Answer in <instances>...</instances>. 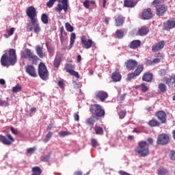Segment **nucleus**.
Wrapping results in <instances>:
<instances>
[{"label": "nucleus", "mask_w": 175, "mask_h": 175, "mask_svg": "<svg viewBox=\"0 0 175 175\" xmlns=\"http://www.w3.org/2000/svg\"><path fill=\"white\" fill-rule=\"evenodd\" d=\"M124 65L127 70H135L134 72H130L127 75L126 79L129 81H131L133 79L140 76L143 70H144V66H143V64L138 65L137 61L133 59H130L125 62Z\"/></svg>", "instance_id": "f257e3e1"}, {"label": "nucleus", "mask_w": 175, "mask_h": 175, "mask_svg": "<svg viewBox=\"0 0 175 175\" xmlns=\"http://www.w3.org/2000/svg\"><path fill=\"white\" fill-rule=\"evenodd\" d=\"M17 62V55H16V49H10L8 54H3L1 57V64L2 66H13Z\"/></svg>", "instance_id": "f03ea898"}, {"label": "nucleus", "mask_w": 175, "mask_h": 175, "mask_svg": "<svg viewBox=\"0 0 175 175\" xmlns=\"http://www.w3.org/2000/svg\"><path fill=\"white\" fill-rule=\"evenodd\" d=\"M135 152L139 154L140 157H147L150 152L148 148V143L146 141H141L138 143V146L135 149Z\"/></svg>", "instance_id": "7ed1b4c3"}, {"label": "nucleus", "mask_w": 175, "mask_h": 175, "mask_svg": "<svg viewBox=\"0 0 175 175\" xmlns=\"http://www.w3.org/2000/svg\"><path fill=\"white\" fill-rule=\"evenodd\" d=\"M90 111L93 116H95V117H105V109H103L102 106L99 104L92 105L90 108Z\"/></svg>", "instance_id": "20e7f679"}, {"label": "nucleus", "mask_w": 175, "mask_h": 175, "mask_svg": "<svg viewBox=\"0 0 175 175\" xmlns=\"http://www.w3.org/2000/svg\"><path fill=\"white\" fill-rule=\"evenodd\" d=\"M38 76L42 79V80H47L49 79V70H47V67L46 64L43 62H40L38 64Z\"/></svg>", "instance_id": "39448f33"}, {"label": "nucleus", "mask_w": 175, "mask_h": 175, "mask_svg": "<svg viewBox=\"0 0 175 175\" xmlns=\"http://www.w3.org/2000/svg\"><path fill=\"white\" fill-rule=\"evenodd\" d=\"M23 58L28 59L31 62L32 65H36V64H38V60L39 59V57L33 54L29 49L26 50L25 53L23 54Z\"/></svg>", "instance_id": "423d86ee"}, {"label": "nucleus", "mask_w": 175, "mask_h": 175, "mask_svg": "<svg viewBox=\"0 0 175 175\" xmlns=\"http://www.w3.org/2000/svg\"><path fill=\"white\" fill-rule=\"evenodd\" d=\"M170 140V138L167 134H159L157 136V144H158V146H166V144H169Z\"/></svg>", "instance_id": "0eeeda50"}, {"label": "nucleus", "mask_w": 175, "mask_h": 175, "mask_svg": "<svg viewBox=\"0 0 175 175\" xmlns=\"http://www.w3.org/2000/svg\"><path fill=\"white\" fill-rule=\"evenodd\" d=\"M26 14L31 22L38 20V14L36 13V9L35 7L31 5L26 9Z\"/></svg>", "instance_id": "6e6552de"}, {"label": "nucleus", "mask_w": 175, "mask_h": 175, "mask_svg": "<svg viewBox=\"0 0 175 175\" xmlns=\"http://www.w3.org/2000/svg\"><path fill=\"white\" fill-rule=\"evenodd\" d=\"M81 43L82 44V47H83V49H86L87 50L95 46L94 41H92L91 39H88L86 36H83L81 37Z\"/></svg>", "instance_id": "1a4fd4ad"}, {"label": "nucleus", "mask_w": 175, "mask_h": 175, "mask_svg": "<svg viewBox=\"0 0 175 175\" xmlns=\"http://www.w3.org/2000/svg\"><path fill=\"white\" fill-rule=\"evenodd\" d=\"M32 26L28 25L27 26V31L31 32V31L33 30V32L35 33H40V31H42V29L40 28V25L38 23V19L36 21H32L31 22Z\"/></svg>", "instance_id": "9d476101"}, {"label": "nucleus", "mask_w": 175, "mask_h": 175, "mask_svg": "<svg viewBox=\"0 0 175 175\" xmlns=\"http://www.w3.org/2000/svg\"><path fill=\"white\" fill-rule=\"evenodd\" d=\"M62 3L57 4V6L55 7V12L57 13H61L62 10L66 13L68 12V8H69V4L68 3V0H62Z\"/></svg>", "instance_id": "9b49d317"}, {"label": "nucleus", "mask_w": 175, "mask_h": 175, "mask_svg": "<svg viewBox=\"0 0 175 175\" xmlns=\"http://www.w3.org/2000/svg\"><path fill=\"white\" fill-rule=\"evenodd\" d=\"M108 98L109 94L103 90L98 91L94 94V99H96V100H100V102H105V100Z\"/></svg>", "instance_id": "f8f14e48"}, {"label": "nucleus", "mask_w": 175, "mask_h": 175, "mask_svg": "<svg viewBox=\"0 0 175 175\" xmlns=\"http://www.w3.org/2000/svg\"><path fill=\"white\" fill-rule=\"evenodd\" d=\"M7 137L8 138L3 135H0V142H1V143L5 146H10V144L14 142V138H13L10 134H7Z\"/></svg>", "instance_id": "ddd939ff"}, {"label": "nucleus", "mask_w": 175, "mask_h": 175, "mask_svg": "<svg viewBox=\"0 0 175 175\" xmlns=\"http://www.w3.org/2000/svg\"><path fill=\"white\" fill-rule=\"evenodd\" d=\"M75 67L72 64H66L65 65V70L67 72V73H70L71 76H74L75 77H77V79H80V75H79V72L75 71L73 70Z\"/></svg>", "instance_id": "4468645a"}, {"label": "nucleus", "mask_w": 175, "mask_h": 175, "mask_svg": "<svg viewBox=\"0 0 175 175\" xmlns=\"http://www.w3.org/2000/svg\"><path fill=\"white\" fill-rule=\"evenodd\" d=\"M156 5V14L157 16H163L165 13L167 11V6L166 5H159V4H154Z\"/></svg>", "instance_id": "2eb2a0df"}, {"label": "nucleus", "mask_w": 175, "mask_h": 175, "mask_svg": "<svg viewBox=\"0 0 175 175\" xmlns=\"http://www.w3.org/2000/svg\"><path fill=\"white\" fill-rule=\"evenodd\" d=\"M155 116L157 117V120L160 121V124H166L167 116L166 112L163 111H159L156 112Z\"/></svg>", "instance_id": "dca6fc26"}, {"label": "nucleus", "mask_w": 175, "mask_h": 175, "mask_svg": "<svg viewBox=\"0 0 175 175\" xmlns=\"http://www.w3.org/2000/svg\"><path fill=\"white\" fill-rule=\"evenodd\" d=\"M26 73L31 76V77H38V74L36 73V68L32 65H27L25 68Z\"/></svg>", "instance_id": "f3484780"}, {"label": "nucleus", "mask_w": 175, "mask_h": 175, "mask_svg": "<svg viewBox=\"0 0 175 175\" xmlns=\"http://www.w3.org/2000/svg\"><path fill=\"white\" fill-rule=\"evenodd\" d=\"M152 11L151 8H146L142 11V20H150L153 17Z\"/></svg>", "instance_id": "a211bd4d"}, {"label": "nucleus", "mask_w": 175, "mask_h": 175, "mask_svg": "<svg viewBox=\"0 0 175 175\" xmlns=\"http://www.w3.org/2000/svg\"><path fill=\"white\" fill-rule=\"evenodd\" d=\"M165 47V41H159L157 44L152 45V51L155 53V51H159V50H162Z\"/></svg>", "instance_id": "6ab92c4d"}, {"label": "nucleus", "mask_w": 175, "mask_h": 175, "mask_svg": "<svg viewBox=\"0 0 175 175\" xmlns=\"http://www.w3.org/2000/svg\"><path fill=\"white\" fill-rule=\"evenodd\" d=\"M140 46H142V41H140V40H134L129 44V49L132 50H136V49H139Z\"/></svg>", "instance_id": "aec40b11"}, {"label": "nucleus", "mask_w": 175, "mask_h": 175, "mask_svg": "<svg viewBox=\"0 0 175 175\" xmlns=\"http://www.w3.org/2000/svg\"><path fill=\"white\" fill-rule=\"evenodd\" d=\"M154 79V75L151 72H145L142 76V81H146V83H151Z\"/></svg>", "instance_id": "412c9836"}, {"label": "nucleus", "mask_w": 175, "mask_h": 175, "mask_svg": "<svg viewBox=\"0 0 175 175\" xmlns=\"http://www.w3.org/2000/svg\"><path fill=\"white\" fill-rule=\"evenodd\" d=\"M125 21V18L122 16V15H118L115 18V24L116 27H122L124 25V23Z\"/></svg>", "instance_id": "4be33fe9"}, {"label": "nucleus", "mask_w": 175, "mask_h": 175, "mask_svg": "<svg viewBox=\"0 0 175 175\" xmlns=\"http://www.w3.org/2000/svg\"><path fill=\"white\" fill-rule=\"evenodd\" d=\"M137 5V1L136 0H124V6L125 8H135Z\"/></svg>", "instance_id": "5701e85b"}, {"label": "nucleus", "mask_w": 175, "mask_h": 175, "mask_svg": "<svg viewBox=\"0 0 175 175\" xmlns=\"http://www.w3.org/2000/svg\"><path fill=\"white\" fill-rule=\"evenodd\" d=\"M164 29L166 31H169L173 28H175V21H167L166 23L163 24Z\"/></svg>", "instance_id": "b1692460"}, {"label": "nucleus", "mask_w": 175, "mask_h": 175, "mask_svg": "<svg viewBox=\"0 0 175 175\" xmlns=\"http://www.w3.org/2000/svg\"><path fill=\"white\" fill-rule=\"evenodd\" d=\"M36 52L40 58H44L46 53L43 52V47L40 45L36 46Z\"/></svg>", "instance_id": "393cba45"}, {"label": "nucleus", "mask_w": 175, "mask_h": 175, "mask_svg": "<svg viewBox=\"0 0 175 175\" xmlns=\"http://www.w3.org/2000/svg\"><path fill=\"white\" fill-rule=\"evenodd\" d=\"M148 32H150V29L146 26H143L138 30V34L140 36H144L145 35H147Z\"/></svg>", "instance_id": "a878e982"}, {"label": "nucleus", "mask_w": 175, "mask_h": 175, "mask_svg": "<svg viewBox=\"0 0 175 175\" xmlns=\"http://www.w3.org/2000/svg\"><path fill=\"white\" fill-rule=\"evenodd\" d=\"M111 79L113 81L117 82L121 80V75L118 72V69L116 70L111 75Z\"/></svg>", "instance_id": "bb28decb"}, {"label": "nucleus", "mask_w": 175, "mask_h": 175, "mask_svg": "<svg viewBox=\"0 0 175 175\" xmlns=\"http://www.w3.org/2000/svg\"><path fill=\"white\" fill-rule=\"evenodd\" d=\"M85 124L91 128H94V124H95V116H91L89 118H87L85 120Z\"/></svg>", "instance_id": "cd10ccee"}, {"label": "nucleus", "mask_w": 175, "mask_h": 175, "mask_svg": "<svg viewBox=\"0 0 175 175\" xmlns=\"http://www.w3.org/2000/svg\"><path fill=\"white\" fill-rule=\"evenodd\" d=\"M159 94H165L167 91V86L163 83H161L158 85Z\"/></svg>", "instance_id": "c85d7f7f"}, {"label": "nucleus", "mask_w": 175, "mask_h": 175, "mask_svg": "<svg viewBox=\"0 0 175 175\" xmlns=\"http://www.w3.org/2000/svg\"><path fill=\"white\" fill-rule=\"evenodd\" d=\"M45 44H46V47L47 49V51L49 54V57H53V55H54V48H53V46H50V42H46Z\"/></svg>", "instance_id": "c756f323"}, {"label": "nucleus", "mask_w": 175, "mask_h": 175, "mask_svg": "<svg viewBox=\"0 0 175 175\" xmlns=\"http://www.w3.org/2000/svg\"><path fill=\"white\" fill-rule=\"evenodd\" d=\"M75 40H76V33H72L70 38V45L68 46V50H70L75 44Z\"/></svg>", "instance_id": "7c9ffc66"}, {"label": "nucleus", "mask_w": 175, "mask_h": 175, "mask_svg": "<svg viewBox=\"0 0 175 175\" xmlns=\"http://www.w3.org/2000/svg\"><path fill=\"white\" fill-rule=\"evenodd\" d=\"M161 125V122L158 121L157 119H152L148 122L149 126H159Z\"/></svg>", "instance_id": "2f4dec72"}, {"label": "nucleus", "mask_w": 175, "mask_h": 175, "mask_svg": "<svg viewBox=\"0 0 175 175\" xmlns=\"http://www.w3.org/2000/svg\"><path fill=\"white\" fill-rule=\"evenodd\" d=\"M94 131L96 135H103V128H102V126L96 125L94 127Z\"/></svg>", "instance_id": "473e14b6"}, {"label": "nucleus", "mask_w": 175, "mask_h": 175, "mask_svg": "<svg viewBox=\"0 0 175 175\" xmlns=\"http://www.w3.org/2000/svg\"><path fill=\"white\" fill-rule=\"evenodd\" d=\"M115 33L117 39H122V38H124V31H122V29L116 30Z\"/></svg>", "instance_id": "72a5a7b5"}, {"label": "nucleus", "mask_w": 175, "mask_h": 175, "mask_svg": "<svg viewBox=\"0 0 175 175\" xmlns=\"http://www.w3.org/2000/svg\"><path fill=\"white\" fill-rule=\"evenodd\" d=\"M51 157V153H49L48 154L42 156L40 157V161H42V162H49V161H50Z\"/></svg>", "instance_id": "f704fd0d"}, {"label": "nucleus", "mask_w": 175, "mask_h": 175, "mask_svg": "<svg viewBox=\"0 0 175 175\" xmlns=\"http://www.w3.org/2000/svg\"><path fill=\"white\" fill-rule=\"evenodd\" d=\"M167 173H168L167 169L165 167H161L157 170L158 175H165V174H167Z\"/></svg>", "instance_id": "c9c22d12"}, {"label": "nucleus", "mask_w": 175, "mask_h": 175, "mask_svg": "<svg viewBox=\"0 0 175 175\" xmlns=\"http://www.w3.org/2000/svg\"><path fill=\"white\" fill-rule=\"evenodd\" d=\"M53 65L55 68H59V66L61 65V57H56L53 62Z\"/></svg>", "instance_id": "e433bc0d"}, {"label": "nucleus", "mask_w": 175, "mask_h": 175, "mask_svg": "<svg viewBox=\"0 0 175 175\" xmlns=\"http://www.w3.org/2000/svg\"><path fill=\"white\" fill-rule=\"evenodd\" d=\"M23 90V88L21 85H20L18 83L16 84V86L12 88V92L14 94H16V92H21V91Z\"/></svg>", "instance_id": "4c0bfd02"}, {"label": "nucleus", "mask_w": 175, "mask_h": 175, "mask_svg": "<svg viewBox=\"0 0 175 175\" xmlns=\"http://www.w3.org/2000/svg\"><path fill=\"white\" fill-rule=\"evenodd\" d=\"M41 21L43 24H49V16H47L46 14H42Z\"/></svg>", "instance_id": "58836bf2"}, {"label": "nucleus", "mask_w": 175, "mask_h": 175, "mask_svg": "<svg viewBox=\"0 0 175 175\" xmlns=\"http://www.w3.org/2000/svg\"><path fill=\"white\" fill-rule=\"evenodd\" d=\"M65 27L66 31H68V32H73V27L71 26L69 23H66L65 24Z\"/></svg>", "instance_id": "ea45409f"}, {"label": "nucleus", "mask_w": 175, "mask_h": 175, "mask_svg": "<svg viewBox=\"0 0 175 175\" xmlns=\"http://www.w3.org/2000/svg\"><path fill=\"white\" fill-rule=\"evenodd\" d=\"M51 136H53V133L49 132L44 139V142L47 143L51 139Z\"/></svg>", "instance_id": "a19ab883"}, {"label": "nucleus", "mask_w": 175, "mask_h": 175, "mask_svg": "<svg viewBox=\"0 0 175 175\" xmlns=\"http://www.w3.org/2000/svg\"><path fill=\"white\" fill-rule=\"evenodd\" d=\"M91 146L92 147H98L99 146V143H98V141L95 138H92L91 139Z\"/></svg>", "instance_id": "79ce46f5"}, {"label": "nucleus", "mask_w": 175, "mask_h": 175, "mask_svg": "<svg viewBox=\"0 0 175 175\" xmlns=\"http://www.w3.org/2000/svg\"><path fill=\"white\" fill-rule=\"evenodd\" d=\"M142 92H147L148 91V87L146 85V83H142L140 85Z\"/></svg>", "instance_id": "37998d69"}, {"label": "nucleus", "mask_w": 175, "mask_h": 175, "mask_svg": "<svg viewBox=\"0 0 175 175\" xmlns=\"http://www.w3.org/2000/svg\"><path fill=\"white\" fill-rule=\"evenodd\" d=\"M56 1L57 0H49V2L46 3V6H48V8H53V5H54Z\"/></svg>", "instance_id": "c03bdc74"}, {"label": "nucleus", "mask_w": 175, "mask_h": 175, "mask_svg": "<svg viewBox=\"0 0 175 175\" xmlns=\"http://www.w3.org/2000/svg\"><path fill=\"white\" fill-rule=\"evenodd\" d=\"M125 116H126V111H122L119 113V118H120V120L125 118Z\"/></svg>", "instance_id": "a18cd8bd"}, {"label": "nucleus", "mask_w": 175, "mask_h": 175, "mask_svg": "<svg viewBox=\"0 0 175 175\" xmlns=\"http://www.w3.org/2000/svg\"><path fill=\"white\" fill-rule=\"evenodd\" d=\"M36 151V147L29 148L27 149V154H33Z\"/></svg>", "instance_id": "49530a36"}, {"label": "nucleus", "mask_w": 175, "mask_h": 175, "mask_svg": "<svg viewBox=\"0 0 175 175\" xmlns=\"http://www.w3.org/2000/svg\"><path fill=\"white\" fill-rule=\"evenodd\" d=\"M159 75H160L161 77H163V76H166V70L165 68H162L159 71Z\"/></svg>", "instance_id": "de8ad7c7"}, {"label": "nucleus", "mask_w": 175, "mask_h": 175, "mask_svg": "<svg viewBox=\"0 0 175 175\" xmlns=\"http://www.w3.org/2000/svg\"><path fill=\"white\" fill-rule=\"evenodd\" d=\"M170 158L172 161H175V151L174 150H170Z\"/></svg>", "instance_id": "09e8293b"}, {"label": "nucleus", "mask_w": 175, "mask_h": 175, "mask_svg": "<svg viewBox=\"0 0 175 175\" xmlns=\"http://www.w3.org/2000/svg\"><path fill=\"white\" fill-rule=\"evenodd\" d=\"M155 57H156V58H158L159 59H160V61H162V59H163V58H164L163 54H162L161 53L156 54Z\"/></svg>", "instance_id": "8fccbe9b"}, {"label": "nucleus", "mask_w": 175, "mask_h": 175, "mask_svg": "<svg viewBox=\"0 0 175 175\" xmlns=\"http://www.w3.org/2000/svg\"><path fill=\"white\" fill-rule=\"evenodd\" d=\"M69 135V132L68 131H59V135L62 136V137H64V136H68Z\"/></svg>", "instance_id": "3c124183"}, {"label": "nucleus", "mask_w": 175, "mask_h": 175, "mask_svg": "<svg viewBox=\"0 0 175 175\" xmlns=\"http://www.w3.org/2000/svg\"><path fill=\"white\" fill-rule=\"evenodd\" d=\"M166 0H154L152 1V5H159V3H162L165 2Z\"/></svg>", "instance_id": "603ef678"}, {"label": "nucleus", "mask_w": 175, "mask_h": 175, "mask_svg": "<svg viewBox=\"0 0 175 175\" xmlns=\"http://www.w3.org/2000/svg\"><path fill=\"white\" fill-rule=\"evenodd\" d=\"M83 6L86 8V9H90V1L88 0H85L83 2Z\"/></svg>", "instance_id": "864d4df0"}, {"label": "nucleus", "mask_w": 175, "mask_h": 175, "mask_svg": "<svg viewBox=\"0 0 175 175\" xmlns=\"http://www.w3.org/2000/svg\"><path fill=\"white\" fill-rule=\"evenodd\" d=\"M74 120L75 121L80 120V116H79V112L74 113Z\"/></svg>", "instance_id": "5fc2aeb1"}, {"label": "nucleus", "mask_w": 175, "mask_h": 175, "mask_svg": "<svg viewBox=\"0 0 175 175\" xmlns=\"http://www.w3.org/2000/svg\"><path fill=\"white\" fill-rule=\"evenodd\" d=\"M7 33L9 35V36H12V35L14 33V29L12 27L10 30L7 31Z\"/></svg>", "instance_id": "6e6d98bb"}, {"label": "nucleus", "mask_w": 175, "mask_h": 175, "mask_svg": "<svg viewBox=\"0 0 175 175\" xmlns=\"http://www.w3.org/2000/svg\"><path fill=\"white\" fill-rule=\"evenodd\" d=\"M68 39V37H64V35H60V41L61 43H64V42H66V40Z\"/></svg>", "instance_id": "4d7b16f0"}, {"label": "nucleus", "mask_w": 175, "mask_h": 175, "mask_svg": "<svg viewBox=\"0 0 175 175\" xmlns=\"http://www.w3.org/2000/svg\"><path fill=\"white\" fill-rule=\"evenodd\" d=\"M58 85L60 88H65V83H64V81H58Z\"/></svg>", "instance_id": "13d9d810"}, {"label": "nucleus", "mask_w": 175, "mask_h": 175, "mask_svg": "<svg viewBox=\"0 0 175 175\" xmlns=\"http://www.w3.org/2000/svg\"><path fill=\"white\" fill-rule=\"evenodd\" d=\"M60 34L61 35H67V33H66V31H65V30H64V26H62L61 27H60Z\"/></svg>", "instance_id": "bf43d9fd"}, {"label": "nucleus", "mask_w": 175, "mask_h": 175, "mask_svg": "<svg viewBox=\"0 0 175 175\" xmlns=\"http://www.w3.org/2000/svg\"><path fill=\"white\" fill-rule=\"evenodd\" d=\"M11 131L12 132V133H14V135H17L18 133L17 129H14L13 127H11Z\"/></svg>", "instance_id": "052dcab7"}, {"label": "nucleus", "mask_w": 175, "mask_h": 175, "mask_svg": "<svg viewBox=\"0 0 175 175\" xmlns=\"http://www.w3.org/2000/svg\"><path fill=\"white\" fill-rule=\"evenodd\" d=\"M153 64H159L161 62V60L159 58H155L152 61Z\"/></svg>", "instance_id": "680f3d73"}, {"label": "nucleus", "mask_w": 175, "mask_h": 175, "mask_svg": "<svg viewBox=\"0 0 175 175\" xmlns=\"http://www.w3.org/2000/svg\"><path fill=\"white\" fill-rule=\"evenodd\" d=\"M147 142L149 143V144H152V143H154V139H152V138H148Z\"/></svg>", "instance_id": "e2e57ef3"}, {"label": "nucleus", "mask_w": 175, "mask_h": 175, "mask_svg": "<svg viewBox=\"0 0 175 175\" xmlns=\"http://www.w3.org/2000/svg\"><path fill=\"white\" fill-rule=\"evenodd\" d=\"M0 84H1V85H5V84H6V81H5V79H0Z\"/></svg>", "instance_id": "0e129e2a"}, {"label": "nucleus", "mask_w": 175, "mask_h": 175, "mask_svg": "<svg viewBox=\"0 0 175 175\" xmlns=\"http://www.w3.org/2000/svg\"><path fill=\"white\" fill-rule=\"evenodd\" d=\"M74 175H83V172L81 171H77L75 172Z\"/></svg>", "instance_id": "69168bd1"}, {"label": "nucleus", "mask_w": 175, "mask_h": 175, "mask_svg": "<svg viewBox=\"0 0 175 175\" xmlns=\"http://www.w3.org/2000/svg\"><path fill=\"white\" fill-rule=\"evenodd\" d=\"M81 55H79L77 56V62H81Z\"/></svg>", "instance_id": "338daca9"}, {"label": "nucleus", "mask_w": 175, "mask_h": 175, "mask_svg": "<svg viewBox=\"0 0 175 175\" xmlns=\"http://www.w3.org/2000/svg\"><path fill=\"white\" fill-rule=\"evenodd\" d=\"M104 22L105 23V24H107V25H109V18H105Z\"/></svg>", "instance_id": "774afa93"}]
</instances>
